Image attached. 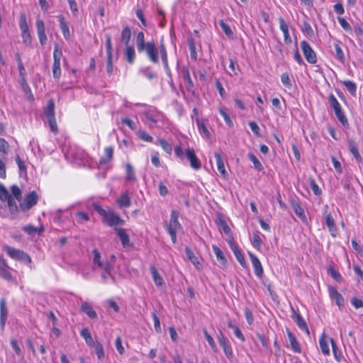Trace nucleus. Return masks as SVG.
<instances>
[{
	"instance_id": "1",
	"label": "nucleus",
	"mask_w": 363,
	"mask_h": 363,
	"mask_svg": "<svg viewBox=\"0 0 363 363\" xmlns=\"http://www.w3.org/2000/svg\"><path fill=\"white\" fill-rule=\"evenodd\" d=\"M3 250L13 259L20 261L26 264H29L32 262L29 255L23 250L16 249L8 245L3 246Z\"/></svg>"
},
{
	"instance_id": "2",
	"label": "nucleus",
	"mask_w": 363,
	"mask_h": 363,
	"mask_svg": "<svg viewBox=\"0 0 363 363\" xmlns=\"http://www.w3.org/2000/svg\"><path fill=\"white\" fill-rule=\"evenodd\" d=\"M178 218L179 213L175 210H172L171 211L169 224L167 227V230L173 243H175L177 241V230L182 228V225L178 220Z\"/></svg>"
},
{
	"instance_id": "3",
	"label": "nucleus",
	"mask_w": 363,
	"mask_h": 363,
	"mask_svg": "<svg viewBox=\"0 0 363 363\" xmlns=\"http://www.w3.org/2000/svg\"><path fill=\"white\" fill-rule=\"evenodd\" d=\"M62 57V52L59 48L58 45H55L53 52V65L52 68L53 78L56 81H59L61 77L60 61Z\"/></svg>"
},
{
	"instance_id": "4",
	"label": "nucleus",
	"mask_w": 363,
	"mask_h": 363,
	"mask_svg": "<svg viewBox=\"0 0 363 363\" xmlns=\"http://www.w3.org/2000/svg\"><path fill=\"white\" fill-rule=\"evenodd\" d=\"M38 201V196L35 191H33L26 195L23 202L20 203L19 208L23 211H27L35 206Z\"/></svg>"
},
{
	"instance_id": "5",
	"label": "nucleus",
	"mask_w": 363,
	"mask_h": 363,
	"mask_svg": "<svg viewBox=\"0 0 363 363\" xmlns=\"http://www.w3.org/2000/svg\"><path fill=\"white\" fill-rule=\"evenodd\" d=\"M145 52L148 58L153 63L159 62L158 57V48L156 47V45L154 41L147 42V44L144 45V48L142 49V52Z\"/></svg>"
},
{
	"instance_id": "6",
	"label": "nucleus",
	"mask_w": 363,
	"mask_h": 363,
	"mask_svg": "<svg viewBox=\"0 0 363 363\" xmlns=\"http://www.w3.org/2000/svg\"><path fill=\"white\" fill-rule=\"evenodd\" d=\"M301 48L308 63L315 64L317 62L316 54L307 41L301 42Z\"/></svg>"
},
{
	"instance_id": "7",
	"label": "nucleus",
	"mask_w": 363,
	"mask_h": 363,
	"mask_svg": "<svg viewBox=\"0 0 363 363\" xmlns=\"http://www.w3.org/2000/svg\"><path fill=\"white\" fill-rule=\"evenodd\" d=\"M228 242L230 248L233 252L237 260L240 264V265L243 267H247V263L245 262V257L242 254L241 250H240L237 243L234 241L233 237L230 236V239L228 240Z\"/></svg>"
},
{
	"instance_id": "8",
	"label": "nucleus",
	"mask_w": 363,
	"mask_h": 363,
	"mask_svg": "<svg viewBox=\"0 0 363 363\" xmlns=\"http://www.w3.org/2000/svg\"><path fill=\"white\" fill-rule=\"evenodd\" d=\"M218 342L220 345L223 347V352L225 356L228 359H231L233 357V350L231 346L230 345L228 339L224 336L222 332H220V334L218 336Z\"/></svg>"
},
{
	"instance_id": "9",
	"label": "nucleus",
	"mask_w": 363,
	"mask_h": 363,
	"mask_svg": "<svg viewBox=\"0 0 363 363\" xmlns=\"http://www.w3.org/2000/svg\"><path fill=\"white\" fill-rule=\"evenodd\" d=\"M186 157L190 162L191 167L194 169H199L201 164L199 158L196 157L193 148H188L186 150Z\"/></svg>"
},
{
	"instance_id": "10",
	"label": "nucleus",
	"mask_w": 363,
	"mask_h": 363,
	"mask_svg": "<svg viewBox=\"0 0 363 363\" xmlns=\"http://www.w3.org/2000/svg\"><path fill=\"white\" fill-rule=\"evenodd\" d=\"M10 269L6 260L0 255V276L6 280L10 281L12 279Z\"/></svg>"
},
{
	"instance_id": "11",
	"label": "nucleus",
	"mask_w": 363,
	"mask_h": 363,
	"mask_svg": "<svg viewBox=\"0 0 363 363\" xmlns=\"http://www.w3.org/2000/svg\"><path fill=\"white\" fill-rule=\"evenodd\" d=\"M36 28L40 43L43 45L47 41V36L45 34V24L42 19L38 18L36 20Z\"/></svg>"
},
{
	"instance_id": "12",
	"label": "nucleus",
	"mask_w": 363,
	"mask_h": 363,
	"mask_svg": "<svg viewBox=\"0 0 363 363\" xmlns=\"http://www.w3.org/2000/svg\"><path fill=\"white\" fill-rule=\"evenodd\" d=\"M293 313L291 315L292 319L296 323L298 328L305 331L308 335H309V330L308 328V325L306 324V322L304 320V319L302 318L300 313L296 312L294 309L292 308Z\"/></svg>"
},
{
	"instance_id": "13",
	"label": "nucleus",
	"mask_w": 363,
	"mask_h": 363,
	"mask_svg": "<svg viewBox=\"0 0 363 363\" xmlns=\"http://www.w3.org/2000/svg\"><path fill=\"white\" fill-rule=\"evenodd\" d=\"M249 257L250 258L252 264L255 269V274L258 277H261L263 274V269L261 262L256 255L252 254V252H248Z\"/></svg>"
},
{
	"instance_id": "14",
	"label": "nucleus",
	"mask_w": 363,
	"mask_h": 363,
	"mask_svg": "<svg viewBox=\"0 0 363 363\" xmlns=\"http://www.w3.org/2000/svg\"><path fill=\"white\" fill-rule=\"evenodd\" d=\"M8 316L6 301L4 298L0 301V327L4 329Z\"/></svg>"
},
{
	"instance_id": "15",
	"label": "nucleus",
	"mask_w": 363,
	"mask_h": 363,
	"mask_svg": "<svg viewBox=\"0 0 363 363\" xmlns=\"http://www.w3.org/2000/svg\"><path fill=\"white\" fill-rule=\"evenodd\" d=\"M291 207L296 213V215L301 220L302 222L306 223L307 218L305 215L303 208L301 206V205L295 200L291 201Z\"/></svg>"
},
{
	"instance_id": "16",
	"label": "nucleus",
	"mask_w": 363,
	"mask_h": 363,
	"mask_svg": "<svg viewBox=\"0 0 363 363\" xmlns=\"http://www.w3.org/2000/svg\"><path fill=\"white\" fill-rule=\"evenodd\" d=\"M278 21L279 23L280 30L282 31V33L284 34V42L286 44L291 43L292 40H291V38L289 35V26H288L287 23L285 22V21L284 20V18L282 17H279L278 18Z\"/></svg>"
},
{
	"instance_id": "17",
	"label": "nucleus",
	"mask_w": 363,
	"mask_h": 363,
	"mask_svg": "<svg viewBox=\"0 0 363 363\" xmlns=\"http://www.w3.org/2000/svg\"><path fill=\"white\" fill-rule=\"evenodd\" d=\"M114 230L116 231L117 235L119 237L123 247L132 245L130 244L129 235L126 233L125 229L115 228Z\"/></svg>"
},
{
	"instance_id": "18",
	"label": "nucleus",
	"mask_w": 363,
	"mask_h": 363,
	"mask_svg": "<svg viewBox=\"0 0 363 363\" xmlns=\"http://www.w3.org/2000/svg\"><path fill=\"white\" fill-rule=\"evenodd\" d=\"M118 215L113 211H108L103 221L106 223L109 227L117 228V219Z\"/></svg>"
},
{
	"instance_id": "19",
	"label": "nucleus",
	"mask_w": 363,
	"mask_h": 363,
	"mask_svg": "<svg viewBox=\"0 0 363 363\" xmlns=\"http://www.w3.org/2000/svg\"><path fill=\"white\" fill-rule=\"evenodd\" d=\"M287 335L290 342V345L294 352L297 353L301 352V347L298 342L296 336L289 330H286Z\"/></svg>"
},
{
	"instance_id": "20",
	"label": "nucleus",
	"mask_w": 363,
	"mask_h": 363,
	"mask_svg": "<svg viewBox=\"0 0 363 363\" xmlns=\"http://www.w3.org/2000/svg\"><path fill=\"white\" fill-rule=\"evenodd\" d=\"M325 224L329 229L330 235L333 237H335L336 233H337V228H336V225L335 223V220H334L333 216L330 213L326 214V213H325Z\"/></svg>"
},
{
	"instance_id": "21",
	"label": "nucleus",
	"mask_w": 363,
	"mask_h": 363,
	"mask_svg": "<svg viewBox=\"0 0 363 363\" xmlns=\"http://www.w3.org/2000/svg\"><path fill=\"white\" fill-rule=\"evenodd\" d=\"M57 18H58V21H59V23H60V29L62 30L64 38L67 40H69L71 37V34H70L68 24L65 21L64 16L59 15L57 16Z\"/></svg>"
},
{
	"instance_id": "22",
	"label": "nucleus",
	"mask_w": 363,
	"mask_h": 363,
	"mask_svg": "<svg viewBox=\"0 0 363 363\" xmlns=\"http://www.w3.org/2000/svg\"><path fill=\"white\" fill-rule=\"evenodd\" d=\"M330 298L335 301L337 305L340 308L344 306V298L334 287L329 288Z\"/></svg>"
},
{
	"instance_id": "23",
	"label": "nucleus",
	"mask_w": 363,
	"mask_h": 363,
	"mask_svg": "<svg viewBox=\"0 0 363 363\" xmlns=\"http://www.w3.org/2000/svg\"><path fill=\"white\" fill-rule=\"evenodd\" d=\"M214 156L218 172L223 177H225L228 175V172L225 169L224 160L218 152H215Z\"/></svg>"
},
{
	"instance_id": "24",
	"label": "nucleus",
	"mask_w": 363,
	"mask_h": 363,
	"mask_svg": "<svg viewBox=\"0 0 363 363\" xmlns=\"http://www.w3.org/2000/svg\"><path fill=\"white\" fill-rule=\"evenodd\" d=\"M212 248L220 264L223 267H226L228 260L223 251L216 245H213Z\"/></svg>"
},
{
	"instance_id": "25",
	"label": "nucleus",
	"mask_w": 363,
	"mask_h": 363,
	"mask_svg": "<svg viewBox=\"0 0 363 363\" xmlns=\"http://www.w3.org/2000/svg\"><path fill=\"white\" fill-rule=\"evenodd\" d=\"M185 253L189 261L196 267L200 269L201 264L199 262L198 257L195 255L194 252L189 247H185Z\"/></svg>"
},
{
	"instance_id": "26",
	"label": "nucleus",
	"mask_w": 363,
	"mask_h": 363,
	"mask_svg": "<svg viewBox=\"0 0 363 363\" xmlns=\"http://www.w3.org/2000/svg\"><path fill=\"white\" fill-rule=\"evenodd\" d=\"M150 271L156 286H162L164 285V282L162 277L160 275L157 268L154 265L150 266Z\"/></svg>"
},
{
	"instance_id": "27",
	"label": "nucleus",
	"mask_w": 363,
	"mask_h": 363,
	"mask_svg": "<svg viewBox=\"0 0 363 363\" xmlns=\"http://www.w3.org/2000/svg\"><path fill=\"white\" fill-rule=\"evenodd\" d=\"M116 203L120 208H128L131 205V200L127 193H123L117 199Z\"/></svg>"
},
{
	"instance_id": "28",
	"label": "nucleus",
	"mask_w": 363,
	"mask_h": 363,
	"mask_svg": "<svg viewBox=\"0 0 363 363\" xmlns=\"http://www.w3.org/2000/svg\"><path fill=\"white\" fill-rule=\"evenodd\" d=\"M80 309L82 312L86 313L91 319L97 318V314L93 309L92 306L87 302H84L81 305Z\"/></svg>"
},
{
	"instance_id": "29",
	"label": "nucleus",
	"mask_w": 363,
	"mask_h": 363,
	"mask_svg": "<svg viewBox=\"0 0 363 363\" xmlns=\"http://www.w3.org/2000/svg\"><path fill=\"white\" fill-rule=\"evenodd\" d=\"M348 146H349L350 151L353 155L356 161L359 163L361 162L362 160V158L360 154L359 153L356 143L353 140H349Z\"/></svg>"
},
{
	"instance_id": "30",
	"label": "nucleus",
	"mask_w": 363,
	"mask_h": 363,
	"mask_svg": "<svg viewBox=\"0 0 363 363\" xmlns=\"http://www.w3.org/2000/svg\"><path fill=\"white\" fill-rule=\"evenodd\" d=\"M105 155L103 156L99 161V164H108L113 158V148L112 147H106L104 149Z\"/></svg>"
},
{
	"instance_id": "31",
	"label": "nucleus",
	"mask_w": 363,
	"mask_h": 363,
	"mask_svg": "<svg viewBox=\"0 0 363 363\" xmlns=\"http://www.w3.org/2000/svg\"><path fill=\"white\" fill-rule=\"evenodd\" d=\"M19 84H21V87L23 92L28 96V99L29 101L34 100V96L32 94L30 88L28 84L26 82V78L19 79Z\"/></svg>"
},
{
	"instance_id": "32",
	"label": "nucleus",
	"mask_w": 363,
	"mask_h": 363,
	"mask_svg": "<svg viewBox=\"0 0 363 363\" xmlns=\"http://www.w3.org/2000/svg\"><path fill=\"white\" fill-rule=\"evenodd\" d=\"M124 56L128 63L133 64L135 60V52L134 48L131 45H126Z\"/></svg>"
},
{
	"instance_id": "33",
	"label": "nucleus",
	"mask_w": 363,
	"mask_h": 363,
	"mask_svg": "<svg viewBox=\"0 0 363 363\" xmlns=\"http://www.w3.org/2000/svg\"><path fill=\"white\" fill-rule=\"evenodd\" d=\"M80 335L84 338L87 345L89 347H93L94 345L95 342L87 328H84L80 331Z\"/></svg>"
},
{
	"instance_id": "34",
	"label": "nucleus",
	"mask_w": 363,
	"mask_h": 363,
	"mask_svg": "<svg viewBox=\"0 0 363 363\" xmlns=\"http://www.w3.org/2000/svg\"><path fill=\"white\" fill-rule=\"evenodd\" d=\"M181 72L183 75L184 80L186 82L187 89L189 90H191L194 87V83L191 78L190 73H189L188 68L183 67L181 70Z\"/></svg>"
},
{
	"instance_id": "35",
	"label": "nucleus",
	"mask_w": 363,
	"mask_h": 363,
	"mask_svg": "<svg viewBox=\"0 0 363 363\" xmlns=\"http://www.w3.org/2000/svg\"><path fill=\"white\" fill-rule=\"evenodd\" d=\"M131 38V30L130 27L125 26L121 32V40L125 45H129Z\"/></svg>"
},
{
	"instance_id": "36",
	"label": "nucleus",
	"mask_w": 363,
	"mask_h": 363,
	"mask_svg": "<svg viewBox=\"0 0 363 363\" xmlns=\"http://www.w3.org/2000/svg\"><path fill=\"white\" fill-rule=\"evenodd\" d=\"M147 43L145 42V35L143 32L140 31L138 33L136 37V46L138 51L142 52V49L144 48Z\"/></svg>"
},
{
	"instance_id": "37",
	"label": "nucleus",
	"mask_w": 363,
	"mask_h": 363,
	"mask_svg": "<svg viewBox=\"0 0 363 363\" xmlns=\"http://www.w3.org/2000/svg\"><path fill=\"white\" fill-rule=\"evenodd\" d=\"M155 143L157 145H160L163 149V150L166 152L167 154L170 155L172 153V145L164 139H158Z\"/></svg>"
},
{
	"instance_id": "38",
	"label": "nucleus",
	"mask_w": 363,
	"mask_h": 363,
	"mask_svg": "<svg viewBox=\"0 0 363 363\" xmlns=\"http://www.w3.org/2000/svg\"><path fill=\"white\" fill-rule=\"evenodd\" d=\"M45 116L47 118L55 116V103L52 99H50L48 101L47 107L45 110Z\"/></svg>"
},
{
	"instance_id": "39",
	"label": "nucleus",
	"mask_w": 363,
	"mask_h": 363,
	"mask_svg": "<svg viewBox=\"0 0 363 363\" xmlns=\"http://www.w3.org/2000/svg\"><path fill=\"white\" fill-rule=\"evenodd\" d=\"M247 157L249 160L253 163L254 167L258 170L261 171L263 169V166L261 162L258 160L256 156L252 152H248Z\"/></svg>"
},
{
	"instance_id": "40",
	"label": "nucleus",
	"mask_w": 363,
	"mask_h": 363,
	"mask_svg": "<svg viewBox=\"0 0 363 363\" xmlns=\"http://www.w3.org/2000/svg\"><path fill=\"white\" fill-rule=\"evenodd\" d=\"M219 25L222 29V30L225 33V34L229 38H233V32L231 30L230 27L224 22L223 20H220L219 21Z\"/></svg>"
},
{
	"instance_id": "41",
	"label": "nucleus",
	"mask_w": 363,
	"mask_h": 363,
	"mask_svg": "<svg viewBox=\"0 0 363 363\" xmlns=\"http://www.w3.org/2000/svg\"><path fill=\"white\" fill-rule=\"evenodd\" d=\"M335 113L339 121L342 124V125L345 128H348L349 123L346 116H345L344 113L342 111V108L335 111Z\"/></svg>"
},
{
	"instance_id": "42",
	"label": "nucleus",
	"mask_w": 363,
	"mask_h": 363,
	"mask_svg": "<svg viewBox=\"0 0 363 363\" xmlns=\"http://www.w3.org/2000/svg\"><path fill=\"white\" fill-rule=\"evenodd\" d=\"M320 347L322 351V352L325 355H328L330 354V349L327 342V340H325V335L323 334L322 337L320 338Z\"/></svg>"
},
{
	"instance_id": "43",
	"label": "nucleus",
	"mask_w": 363,
	"mask_h": 363,
	"mask_svg": "<svg viewBox=\"0 0 363 363\" xmlns=\"http://www.w3.org/2000/svg\"><path fill=\"white\" fill-rule=\"evenodd\" d=\"M19 27L22 33L29 31L28 26L26 22V17L24 13H21L20 14Z\"/></svg>"
},
{
	"instance_id": "44",
	"label": "nucleus",
	"mask_w": 363,
	"mask_h": 363,
	"mask_svg": "<svg viewBox=\"0 0 363 363\" xmlns=\"http://www.w3.org/2000/svg\"><path fill=\"white\" fill-rule=\"evenodd\" d=\"M342 84L345 86L347 91L352 95L355 96L357 91V86L356 84L350 80H345L342 82Z\"/></svg>"
},
{
	"instance_id": "45",
	"label": "nucleus",
	"mask_w": 363,
	"mask_h": 363,
	"mask_svg": "<svg viewBox=\"0 0 363 363\" xmlns=\"http://www.w3.org/2000/svg\"><path fill=\"white\" fill-rule=\"evenodd\" d=\"M328 103L330 106L333 108L334 111L342 108L340 103L337 101V99L333 94H330L328 97Z\"/></svg>"
},
{
	"instance_id": "46",
	"label": "nucleus",
	"mask_w": 363,
	"mask_h": 363,
	"mask_svg": "<svg viewBox=\"0 0 363 363\" xmlns=\"http://www.w3.org/2000/svg\"><path fill=\"white\" fill-rule=\"evenodd\" d=\"M6 201H7L8 206L11 214L16 213L18 211V207L11 196L9 199H6Z\"/></svg>"
},
{
	"instance_id": "47",
	"label": "nucleus",
	"mask_w": 363,
	"mask_h": 363,
	"mask_svg": "<svg viewBox=\"0 0 363 363\" xmlns=\"http://www.w3.org/2000/svg\"><path fill=\"white\" fill-rule=\"evenodd\" d=\"M188 45L190 50L191 58L194 60H196L197 58V54L196 51L194 40L192 38L188 39Z\"/></svg>"
},
{
	"instance_id": "48",
	"label": "nucleus",
	"mask_w": 363,
	"mask_h": 363,
	"mask_svg": "<svg viewBox=\"0 0 363 363\" xmlns=\"http://www.w3.org/2000/svg\"><path fill=\"white\" fill-rule=\"evenodd\" d=\"M328 273L337 282H341L342 281L341 274L337 271H336L332 266L328 267Z\"/></svg>"
},
{
	"instance_id": "49",
	"label": "nucleus",
	"mask_w": 363,
	"mask_h": 363,
	"mask_svg": "<svg viewBox=\"0 0 363 363\" xmlns=\"http://www.w3.org/2000/svg\"><path fill=\"white\" fill-rule=\"evenodd\" d=\"M334 47H335V56H336L337 59H338V60L340 61L341 62H344L345 58V55H344V52H343L341 47L340 46V45L338 43H335Z\"/></svg>"
},
{
	"instance_id": "50",
	"label": "nucleus",
	"mask_w": 363,
	"mask_h": 363,
	"mask_svg": "<svg viewBox=\"0 0 363 363\" xmlns=\"http://www.w3.org/2000/svg\"><path fill=\"white\" fill-rule=\"evenodd\" d=\"M309 184L310 187L315 195L319 196L322 194L321 189L319 188L318 185L316 184L315 179L312 177L309 178Z\"/></svg>"
},
{
	"instance_id": "51",
	"label": "nucleus",
	"mask_w": 363,
	"mask_h": 363,
	"mask_svg": "<svg viewBox=\"0 0 363 363\" xmlns=\"http://www.w3.org/2000/svg\"><path fill=\"white\" fill-rule=\"evenodd\" d=\"M330 342H331L333 352L335 359L337 360V362H340L341 358H342L341 352L339 351L338 347L333 339H330Z\"/></svg>"
},
{
	"instance_id": "52",
	"label": "nucleus",
	"mask_w": 363,
	"mask_h": 363,
	"mask_svg": "<svg viewBox=\"0 0 363 363\" xmlns=\"http://www.w3.org/2000/svg\"><path fill=\"white\" fill-rule=\"evenodd\" d=\"M125 171H126V179L129 181H135V172L133 169V167L130 164H127L125 166Z\"/></svg>"
},
{
	"instance_id": "53",
	"label": "nucleus",
	"mask_w": 363,
	"mask_h": 363,
	"mask_svg": "<svg viewBox=\"0 0 363 363\" xmlns=\"http://www.w3.org/2000/svg\"><path fill=\"white\" fill-rule=\"evenodd\" d=\"M203 333L204 335L206 340H207L208 343L209 344L210 347H211V349L214 351H216L217 347L213 340V338L208 334V333L207 332V330L205 328L203 329Z\"/></svg>"
},
{
	"instance_id": "54",
	"label": "nucleus",
	"mask_w": 363,
	"mask_h": 363,
	"mask_svg": "<svg viewBox=\"0 0 363 363\" xmlns=\"http://www.w3.org/2000/svg\"><path fill=\"white\" fill-rule=\"evenodd\" d=\"M93 347H94V348H95V352H96L98 359H101L102 358H104V352L103 345L99 342H96L94 344V345Z\"/></svg>"
},
{
	"instance_id": "55",
	"label": "nucleus",
	"mask_w": 363,
	"mask_h": 363,
	"mask_svg": "<svg viewBox=\"0 0 363 363\" xmlns=\"http://www.w3.org/2000/svg\"><path fill=\"white\" fill-rule=\"evenodd\" d=\"M10 196L11 195L9 194L6 188L0 183V200L5 202Z\"/></svg>"
},
{
	"instance_id": "56",
	"label": "nucleus",
	"mask_w": 363,
	"mask_h": 363,
	"mask_svg": "<svg viewBox=\"0 0 363 363\" xmlns=\"http://www.w3.org/2000/svg\"><path fill=\"white\" fill-rule=\"evenodd\" d=\"M11 191L15 199L20 201L22 199V192L20 188L16 185H13L11 187Z\"/></svg>"
},
{
	"instance_id": "57",
	"label": "nucleus",
	"mask_w": 363,
	"mask_h": 363,
	"mask_svg": "<svg viewBox=\"0 0 363 363\" xmlns=\"http://www.w3.org/2000/svg\"><path fill=\"white\" fill-rule=\"evenodd\" d=\"M197 125L199 132L205 135L207 138H209L211 134L208 128L206 127L204 123L200 121H197Z\"/></svg>"
},
{
	"instance_id": "58",
	"label": "nucleus",
	"mask_w": 363,
	"mask_h": 363,
	"mask_svg": "<svg viewBox=\"0 0 363 363\" xmlns=\"http://www.w3.org/2000/svg\"><path fill=\"white\" fill-rule=\"evenodd\" d=\"M219 112H220V115L223 117V119H224L225 122L226 123V124L228 126L232 127L233 125V123L231 121L228 113L225 111V110L223 108H220Z\"/></svg>"
},
{
	"instance_id": "59",
	"label": "nucleus",
	"mask_w": 363,
	"mask_h": 363,
	"mask_svg": "<svg viewBox=\"0 0 363 363\" xmlns=\"http://www.w3.org/2000/svg\"><path fill=\"white\" fill-rule=\"evenodd\" d=\"M9 150L8 142L3 138H0V152L6 155Z\"/></svg>"
},
{
	"instance_id": "60",
	"label": "nucleus",
	"mask_w": 363,
	"mask_h": 363,
	"mask_svg": "<svg viewBox=\"0 0 363 363\" xmlns=\"http://www.w3.org/2000/svg\"><path fill=\"white\" fill-rule=\"evenodd\" d=\"M152 319L154 321V328L157 333H161L162 329L160 326V321L155 313H152Z\"/></svg>"
},
{
	"instance_id": "61",
	"label": "nucleus",
	"mask_w": 363,
	"mask_h": 363,
	"mask_svg": "<svg viewBox=\"0 0 363 363\" xmlns=\"http://www.w3.org/2000/svg\"><path fill=\"white\" fill-rule=\"evenodd\" d=\"M106 48L107 56H113L112 55L111 38L109 34L106 35Z\"/></svg>"
},
{
	"instance_id": "62",
	"label": "nucleus",
	"mask_w": 363,
	"mask_h": 363,
	"mask_svg": "<svg viewBox=\"0 0 363 363\" xmlns=\"http://www.w3.org/2000/svg\"><path fill=\"white\" fill-rule=\"evenodd\" d=\"M281 80L282 84L286 88H291L292 86L291 81L289 76L287 73H283L281 75Z\"/></svg>"
},
{
	"instance_id": "63",
	"label": "nucleus",
	"mask_w": 363,
	"mask_h": 363,
	"mask_svg": "<svg viewBox=\"0 0 363 363\" xmlns=\"http://www.w3.org/2000/svg\"><path fill=\"white\" fill-rule=\"evenodd\" d=\"M337 21L341 27L346 31H352V27L350 23L342 17H337Z\"/></svg>"
},
{
	"instance_id": "64",
	"label": "nucleus",
	"mask_w": 363,
	"mask_h": 363,
	"mask_svg": "<svg viewBox=\"0 0 363 363\" xmlns=\"http://www.w3.org/2000/svg\"><path fill=\"white\" fill-rule=\"evenodd\" d=\"M47 118H48V122L50 130L53 133H57L58 129H57L55 117V116L54 117H48Z\"/></svg>"
}]
</instances>
